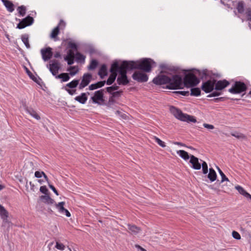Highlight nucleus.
<instances>
[{"instance_id":"nucleus-21","label":"nucleus","mask_w":251,"mask_h":251,"mask_svg":"<svg viewBox=\"0 0 251 251\" xmlns=\"http://www.w3.org/2000/svg\"><path fill=\"white\" fill-rule=\"evenodd\" d=\"M105 83V81H101L98 82L95 84H92L89 86V89L90 90H93L99 88H100L104 86Z\"/></svg>"},{"instance_id":"nucleus-2","label":"nucleus","mask_w":251,"mask_h":251,"mask_svg":"<svg viewBox=\"0 0 251 251\" xmlns=\"http://www.w3.org/2000/svg\"><path fill=\"white\" fill-rule=\"evenodd\" d=\"M127 62L128 66L132 70L139 69L145 72H151L153 64L155 63L154 61L150 58H145L137 61H127Z\"/></svg>"},{"instance_id":"nucleus-39","label":"nucleus","mask_w":251,"mask_h":251,"mask_svg":"<svg viewBox=\"0 0 251 251\" xmlns=\"http://www.w3.org/2000/svg\"><path fill=\"white\" fill-rule=\"evenodd\" d=\"M201 95V90L199 88H194L191 89V95L198 96Z\"/></svg>"},{"instance_id":"nucleus-7","label":"nucleus","mask_w":251,"mask_h":251,"mask_svg":"<svg viewBox=\"0 0 251 251\" xmlns=\"http://www.w3.org/2000/svg\"><path fill=\"white\" fill-rule=\"evenodd\" d=\"M47 67L52 75L56 76L60 69V65L57 60H51L50 61V64L47 65Z\"/></svg>"},{"instance_id":"nucleus-54","label":"nucleus","mask_w":251,"mask_h":251,"mask_svg":"<svg viewBox=\"0 0 251 251\" xmlns=\"http://www.w3.org/2000/svg\"><path fill=\"white\" fill-rule=\"evenodd\" d=\"M44 173V172H43L36 171L35 173V176L37 178H40L42 177Z\"/></svg>"},{"instance_id":"nucleus-49","label":"nucleus","mask_w":251,"mask_h":251,"mask_svg":"<svg viewBox=\"0 0 251 251\" xmlns=\"http://www.w3.org/2000/svg\"><path fill=\"white\" fill-rule=\"evenodd\" d=\"M232 235L234 239H236L237 240H239L241 239L240 235L239 234V233L238 232H237L236 231H232Z\"/></svg>"},{"instance_id":"nucleus-13","label":"nucleus","mask_w":251,"mask_h":251,"mask_svg":"<svg viewBox=\"0 0 251 251\" xmlns=\"http://www.w3.org/2000/svg\"><path fill=\"white\" fill-rule=\"evenodd\" d=\"M41 53L43 60L44 61H48L52 56V49L50 47L42 49Z\"/></svg>"},{"instance_id":"nucleus-52","label":"nucleus","mask_w":251,"mask_h":251,"mask_svg":"<svg viewBox=\"0 0 251 251\" xmlns=\"http://www.w3.org/2000/svg\"><path fill=\"white\" fill-rule=\"evenodd\" d=\"M221 94V92H218V91H216L215 92H213L211 94H209L208 96V97H216L220 96Z\"/></svg>"},{"instance_id":"nucleus-36","label":"nucleus","mask_w":251,"mask_h":251,"mask_svg":"<svg viewBox=\"0 0 251 251\" xmlns=\"http://www.w3.org/2000/svg\"><path fill=\"white\" fill-rule=\"evenodd\" d=\"M64 204L65 202L63 201L59 202L58 204H56V207L58 209L59 212L61 213H64V211L66 209L64 207Z\"/></svg>"},{"instance_id":"nucleus-14","label":"nucleus","mask_w":251,"mask_h":251,"mask_svg":"<svg viewBox=\"0 0 251 251\" xmlns=\"http://www.w3.org/2000/svg\"><path fill=\"white\" fill-rule=\"evenodd\" d=\"M229 85V82L226 80H219L216 81L215 80V89L216 91H221L225 89Z\"/></svg>"},{"instance_id":"nucleus-8","label":"nucleus","mask_w":251,"mask_h":251,"mask_svg":"<svg viewBox=\"0 0 251 251\" xmlns=\"http://www.w3.org/2000/svg\"><path fill=\"white\" fill-rule=\"evenodd\" d=\"M215 80H209L203 82L201 86V89L206 93L211 92L214 89Z\"/></svg>"},{"instance_id":"nucleus-59","label":"nucleus","mask_w":251,"mask_h":251,"mask_svg":"<svg viewBox=\"0 0 251 251\" xmlns=\"http://www.w3.org/2000/svg\"><path fill=\"white\" fill-rule=\"evenodd\" d=\"M246 14L248 18L251 16V8H249L247 9Z\"/></svg>"},{"instance_id":"nucleus-25","label":"nucleus","mask_w":251,"mask_h":251,"mask_svg":"<svg viewBox=\"0 0 251 251\" xmlns=\"http://www.w3.org/2000/svg\"><path fill=\"white\" fill-rule=\"evenodd\" d=\"M99 75L101 78H103L104 76L107 75V67L105 64H103L98 73Z\"/></svg>"},{"instance_id":"nucleus-20","label":"nucleus","mask_w":251,"mask_h":251,"mask_svg":"<svg viewBox=\"0 0 251 251\" xmlns=\"http://www.w3.org/2000/svg\"><path fill=\"white\" fill-rule=\"evenodd\" d=\"M217 177V176L215 170L213 168H210L207 175L208 178L211 182H213L216 180Z\"/></svg>"},{"instance_id":"nucleus-17","label":"nucleus","mask_w":251,"mask_h":251,"mask_svg":"<svg viewBox=\"0 0 251 251\" xmlns=\"http://www.w3.org/2000/svg\"><path fill=\"white\" fill-rule=\"evenodd\" d=\"M127 227V232L132 235H137L141 231L140 227L134 225L128 224Z\"/></svg>"},{"instance_id":"nucleus-62","label":"nucleus","mask_w":251,"mask_h":251,"mask_svg":"<svg viewBox=\"0 0 251 251\" xmlns=\"http://www.w3.org/2000/svg\"><path fill=\"white\" fill-rule=\"evenodd\" d=\"M244 197L246 198L247 199L250 200V201H251V195L249 193L247 192L246 194H245Z\"/></svg>"},{"instance_id":"nucleus-11","label":"nucleus","mask_w":251,"mask_h":251,"mask_svg":"<svg viewBox=\"0 0 251 251\" xmlns=\"http://www.w3.org/2000/svg\"><path fill=\"white\" fill-rule=\"evenodd\" d=\"M92 78V75L91 74L89 73L84 74L82 76L81 81L79 85V89L81 90L87 86L90 82Z\"/></svg>"},{"instance_id":"nucleus-51","label":"nucleus","mask_w":251,"mask_h":251,"mask_svg":"<svg viewBox=\"0 0 251 251\" xmlns=\"http://www.w3.org/2000/svg\"><path fill=\"white\" fill-rule=\"evenodd\" d=\"M40 191L43 194H47L48 192V190L46 186H42L40 188Z\"/></svg>"},{"instance_id":"nucleus-18","label":"nucleus","mask_w":251,"mask_h":251,"mask_svg":"<svg viewBox=\"0 0 251 251\" xmlns=\"http://www.w3.org/2000/svg\"><path fill=\"white\" fill-rule=\"evenodd\" d=\"M87 94L85 93H81L79 96H76L75 100L81 104H85L87 100Z\"/></svg>"},{"instance_id":"nucleus-53","label":"nucleus","mask_w":251,"mask_h":251,"mask_svg":"<svg viewBox=\"0 0 251 251\" xmlns=\"http://www.w3.org/2000/svg\"><path fill=\"white\" fill-rule=\"evenodd\" d=\"M203 126L205 128H206L207 129H213L214 128V126L213 125L208 124H206V123H204L203 124Z\"/></svg>"},{"instance_id":"nucleus-44","label":"nucleus","mask_w":251,"mask_h":251,"mask_svg":"<svg viewBox=\"0 0 251 251\" xmlns=\"http://www.w3.org/2000/svg\"><path fill=\"white\" fill-rule=\"evenodd\" d=\"M235 189L243 196H244L245 194L247 192L243 187L239 185L235 186Z\"/></svg>"},{"instance_id":"nucleus-12","label":"nucleus","mask_w":251,"mask_h":251,"mask_svg":"<svg viewBox=\"0 0 251 251\" xmlns=\"http://www.w3.org/2000/svg\"><path fill=\"white\" fill-rule=\"evenodd\" d=\"M33 18L29 16L23 19L17 25V28L22 29L25 27L30 25L33 23Z\"/></svg>"},{"instance_id":"nucleus-27","label":"nucleus","mask_w":251,"mask_h":251,"mask_svg":"<svg viewBox=\"0 0 251 251\" xmlns=\"http://www.w3.org/2000/svg\"><path fill=\"white\" fill-rule=\"evenodd\" d=\"M56 78L62 79V81L63 82L67 81L70 79L69 74L67 73H62L59 75H57L55 77Z\"/></svg>"},{"instance_id":"nucleus-15","label":"nucleus","mask_w":251,"mask_h":251,"mask_svg":"<svg viewBox=\"0 0 251 251\" xmlns=\"http://www.w3.org/2000/svg\"><path fill=\"white\" fill-rule=\"evenodd\" d=\"M190 163L192 164V168L196 170H200L201 164L199 161V159L193 155H190Z\"/></svg>"},{"instance_id":"nucleus-38","label":"nucleus","mask_w":251,"mask_h":251,"mask_svg":"<svg viewBox=\"0 0 251 251\" xmlns=\"http://www.w3.org/2000/svg\"><path fill=\"white\" fill-rule=\"evenodd\" d=\"M201 161L202 162L201 164V167H202V173L203 174L205 175L208 173V166L205 161L202 160H201Z\"/></svg>"},{"instance_id":"nucleus-1","label":"nucleus","mask_w":251,"mask_h":251,"mask_svg":"<svg viewBox=\"0 0 251 251\" xmlns=\"http://www.w3.org/2000/svg\"><path fill=\"white\" fill-rule=\"evenodd\" d=\"M152 82L156 85L167 84L166 88L169 89H180L183 85L182 77L178 75L172 77L159 75L153 79Z\"/></svg>"},{"instance_id":"nucleus-40","label":"nucleus","mask_w":251,"mask_h":251,"mask_svg":"<svg viewBox=\"0 0 251 251\" xmlns=\"http://www.w3.org/2000/svg\"><path fill=\"white\" fill-rule=\"evenodd\" d=\"M19 13L22 16H24L26 13V8L25 6L22 5L19 6L17 8Z\"/></svg>"},{"instance_id":"nucleus-45","label":"nucleus","mask_w":251,"mask_h":251,"mask_svg":"<svg viewBox=\"0 0 251 251\" xmlns=\"http://www.w3.org/2000/svg\"><path fill=\"white\" fill-rule=\"evenodd\" d=\"M231 135L237 138V139H244L246 138V136L243 133H231Z\"/></svg>"},{"instance_id":"nucleus-16","label":"nucleus","mask_w":251,"mask_h":251,"mask_svg":"<svg viewBox=\"0 0 251 251\" xmlns=\"http://www.w3.org/2000/svg\"><path fill=\"white\" fill-rule=\"evenodd\" d=\"M75 54L73 50H69L67 52V55L64 57V60L67 61L68 65H72L74 63Z\"/></svg>"},{"instance_id":"nucleus-35","label":"nucleus","mask_w":251,"mask_h":251,"mask_svg":"<svg viewBox=\"0 0 251 251\" xmlns=\"http://www.w3.org/2000/svg\"><path fill=\"white\" fill-rule=\"evenodd\" d=\"M75 59L77 62H84L85 56L79 52H77L75 54Z\"/></svg>"},{"instance_id":"nucleus-3","label":"nucleus","mask_w":251,"mask_h":251,"mask_svg":"<svg viewBox=\"0 0 251 251\" xmlns=\"http://www.w3.org/2000/svg\"><path fill=\"white\" fill-rule=\"evenodd\" d=\"M127 70H132V69L128 66L127 61H124L120 65V75L117 79V82L119 85H126L129 83V81L126 75Z\"/></svg>"},{"instance_id":"nucleus-46","label":"nucleus","mask_w":251,"mask_h":251,"mask_svg":"<svg viewBox=\"0 0 251 251\" xmlns=\"http://www.w3.org/2000/svg\"><path fill=\"white\" fill-rule=\"evenodd\" d=\"M123 93L122 91H116L115 92H112L111 94V96L115 99V98H119L121 97L122 93Z\"/></svg>"},{"instance_id":"nucleus-23","label":"nucleus","mask_w":251,"mask_h":251,"mask_svg":"<svg viewBox=\"0 0 251 251\" xmlns=\"http://www.w3.org/2000/svg\"><path fill=\"white\" fill-rule=\"evenodd\" d=\"M2 2L9 12H12L14 11V4L11 1L8 0H2Z\"/></svg>"},{"instance_id":"nucleus-34","label":"nucleus","mask_w":251,"mask_h":251,"mask_svg":"<svg viewBox=\"0 0 251 251\" xmlns=\"http://www.w3.org/2000/svg\"><path fill=\"white\" fill-rule=\"evenodd\" d=\"M40 199L44 200L46 202L48 203H53L54 202L53 200H52L49 196L44 195L40 196Z\"/></svg>"},{"instance_id":"nucleus-9","label":"nucleus","mask_w":251,"mask_h":251,"mask_svg":"<svg viewBox=\"0 0 251 251\" xmlns=\"http://www.w3.org/2000/svg\"><path fill=\"white\" fill-rule=\"evenodd\" d=\"M132 76L134 80L140 82H146L148 80V76L146 74L139 71H135Z\"/></svg>"},{"instance_id":"nucleus-6","label":"nucleus","mask_w":251,"mask_h":251,"mask_svg":"<svg viewBox=\"0 0 251 251\" xmlns=\"http://www.w3.org/2000/svg\"><path fill=\"white\" fill-rule=\"evenodd\" d=\"M247 89L246 85L243 82L236 81L232 87L228 90L232 94H239L245 91Z\"/></svg>"},{"instance_id":"nucleus-64","label":"nucleus","mask_w":251,"mask_h":251,"mask_svg":"<svg viewBox=\"0 0 251 251\" xmlns=\"http://www.w3.org/2000/svg\"><path fill=\"white\" fill-rule=\"evenodd\" d=\"M60 56H61L60 53V52H56L54 54V57L55 58H58V57H60Z\"/></svg>"},{"instance_id":"nucleus-5","label":"nucleus","mask_w":251,"mask_h":251,"mask_svg":"<svg viewBox=\"0 0 251 251\" xmlns=\"http://www.w3.org/2000/svg\"><path fill=\"white\" fill-rule=\"evenodd\" d=\"M184 84L187 87L196 86L199 82V79L193 74L186 75L184 78Z\"/></svg>"},{"instance_id":"nucleus-33","label":"nucleus","mask_w":251,"mask_h":251,"mask_svg":"<svg viewBox=\"0 0 251 251\" xmlns=\"http://www.w3.org/2000/svg\"><path fill=\"white\" fill-rule=\"evenodd\" d=\"M79 80L78 79H75L69 82L66 85V87L70 88H75L78 84Z\"/></svg>"},{"instance_id":"nucleus-10","label":"nucleus","mask_w":251,"mask_h":251,"mask_svg":"<svg viewBox=\"0 0 251 251\" xmlns=\"http://www.w3.org/2000/svg\"><path fill=\"white\" fill-rule=\"evenodd\" d=\"M103 91V90L101 89L95 92L94 96L91 98L93 103L100 105V102L104 101Z\"/></svg>"},{"instance_id":"nucleus-29","label":"nucleus","mask_w":251,"mask_h":251,"mask_svg":"<svg viewBox=\"0 0 251 251\" xmlns=\"http://www.w3.org/2000/svg\"><path fill=\"white\" fill-rule=\"evenodd\" d=\"M98 65V62L95 59H93L91 60L89 65L88 66V69L89 70H93L96 68Z\"/></svg>"},{"instance_id":"nucleus-42","label":"nucleus","mask_w":251,"mask_h":251,"mask_svg":"<svg viewBox=\"0 0 251 251\" xmlns=\"http://www.w3.org/2000/svg\"><path fill=\"white\" fill-rule=\"evenodd\" d=\"M119 87L116 85H114L112 86L107 87L106 89L107 92L109 93H112V91L115 90H117L119 89Z\"/></svg>"},{"instance_id":"nucleus-61","label":"nucleus","mask_w":251,"mask_h":251,"mask_svg":"<svg viewBox=\"0 0 251 251\" xmlns=\"http://www.w3.org/2000/svg\"><path fill=\"white\" fill-rule=\"evenodd\" d=\"M64 214H65V215L68 217H70L71 216V214L69 212V211L67 210V209H65V211H64Z\"/></svg>"},{"instance_id":"nucleus-28","label":"nucleus","mask_w":251,"mask_h":251,"mask_svg":"<svg viewBox=\"0 0 251 251\" xmlns=\"http://www.w3.org/2000/svg\"><path fill=\"white\" fill-rule=\"evenodd\" d=\"M26 111L33 117H34L36 120H40V117L39 115H38V114L36 113V112L34 110L32 109H26Z\"/></svg>"},{"instance_id":"nucleus-41","label":"nucleus","mask_w":251,"mask_h":251,"mask_svg":"<svg viewBox=\"0 0 251 251\" xmlns=\"http://www.w3.org/2000/svg\"><path fill=\"white\" fill-rule=\"evenodd\" d=\"M115 103H116L115 99L112 96H110L109 98L107 103H106V105L109 107H111Z\"/></svg>"},{"instance_id":"nucleus-47","label":"nucleus","mask_w":251,"mask_h":251,"mask_svg":"<svg viewBox=\"0 0 251 251\" xmlns=\"http://www.w3.org/2000/svg\"><path fill=\"white\" fill-rule=\"evenodd\" d=\"M55 248L58 250L63 251L65 249V246L62 243L56 242Z\"/></svg>"},{"instance_id":"nucleus-24","label":"nucleus","mask_w":251,"mask_h":251,"mask_svg":"<svg viewBox=\"0 0 251 251\" xmlns=\"http://www.w3.org/2000/svg\"><path fill=\"white\" fill-rule=\"evenodd\" d=\"M177 153L184 160H187L190 159V155L188 153L184 150H179L176 151Z\"/></svg>"},{"instance_id":"nucleus-32","label":"nucleus","mask_w":251,"mask_h":251,"mask_svg":"<svg viewBox=\"0 0 251 251\" xmlns=\"http://www.w3.org/2000/svg\"><path fill=\"white\" fill-rule=\"evenodd\" d=\"M22 40L27 49L30 48V45L28 41V35L25 34L22 36Z\"/></svg>"},{"instance_id":"nucleus-58","label":"nucleus","mask_w":251,"mask_h":251,"mask_svg":"<svg viewBox=\"0 0 251 251\" xmlns=\"http://www.w3.org/2000/svg\"><path fill=\"white\" fill-rule=\"evenodd\" d=\"M173 144H175V145H178V146H182V147H186L185 144H183V143H182L181 142H173Z\"/></svg>"},{"instance_id":"nucleus-63","label":"nucleus","mask_w":251,"mask_h":251,"mask_svg":"<svg viewBox=\"0 0 251 251\" xmlns=\"http://www.w3.org/2000/svg\"><path fill=\"white\" fill-rule=\"evenodd\" d=\"M116 114H118L119 115H120L123 118H124V116L125 115V114H122V113L120 111H119V110H117V111H116Z\"/></svg>"},{"instance_id":"nucleus-31","label":"nucleus","mask_w":251,"mask_h":251,"mask_svg":"<svg viewBox=\"0 0 251 251\" xmlns=\"http://www.w3.org/2000/svg\"><path fill=\"white\" fill-rule=\"evenodd\" d=\"M237 10L239 13H243L244 11V2L243 1H240L238 2Z\"/></svg>"},{"instance_id":"nucleus-50","label":"nucleus","mask_w":251,"mask_h":251,"mask_svg":"<svg viewBox=\"0 0 251 251\" xmlns=\"http://www.w3.org/2000/svg\"><path fill=\"white\" fill-rule=\"evenodd\" d=\"M221 176L222 177V179H221V183H223L224 182V181H226V182H230L229 181V180L228 179V178L226 176V175L224 174V173H223L222 174H221Z\"/></svg>"},{"instance_id":"nucleus-37","label":"nucleus","mask_w":251,"mask_h":251,"mask_svg":"<svg viewBox=\"0 0 251 251\" xmlns=\"http://www.w3.org/2000/svg\"><path fill=\"white\" fill-rule=\"evenodd\" d=\"M59 33V26H57L56 27H55L52 31L51 34H50V37L53 39H55L57 37V35H58Z\"/></svg>"},{"instance_id":"nucleus-43","label":"nucleus","mask_w":251,"mask_h":251,"mask_svg":"<svg viewBox=\"0 0 251 251\" xmlns=\"http://www.w3.org/2000/svg\"><path fill=\"white\" fill-rule=\"evenodd\" d=\"M153 138L155 140V141L157 143V144L162 148H164L166 147L165 143L161 140L159 138L156 136H153Z\"/></svg>"},{"instance_id":"nucleus-30","label":"nucleus","mask_w":251,"mask_h":251,"mask_svg":"<svg viewBox=\"0 0 251 251\" xmlns=\"http://www.w3.org/2000/svg\"><path fill=\"white\" fill-rule=\"evenodd\" d=\"M117 74H111L106 81V84L108 85H111L115 80Z\"/></svg>"},{"instance_id":"nucleus-26","label":"nucleus","mask_w":251,"mask_h":251,"mask_svg":"<svg viewBox=\"0 0 251 251\" xmlns=\"http://www.w3.org/2000/svg\"><path fill=\"white\" fill-rule=\"evenodd\" d=\"M68 71L70 72V75L71 76H74L76 75L79 71L78 68L77 66H71L67 69Z\"/></svg>"},{"instance_id":"nucleus-22","label":"nucleus","mask_w":251,"mask_h":251,"mask_svg":"<svg viewBox=\"0 0 251 251\" xmlns=\"http://www.w3.org/2000/svg\"><path fill=\"white\" fill-rule=\"evenodd\" d=\"M120 66L119 65L118 63L117 62H115L112 64L110 71L111 73V74H117L118 72L120 73Z\"/></svg>"},{"instance_id":"nucleus-19","label":"nucleus","mask_w":251,"mask_h":251,"mask_svg":"<svg viewBox=\"0 0 251 251\" xmlns=\"http://www.w3.org/2000/svg\"><path fill=\"white\" fill-rule=\"evenodd\" d=\"M0 215L3 221H7L8 212L1 204H0Z\"/></svg>"},{"instance_id":"nucleus-48","label":"nucleus","mask_w":251,"mask_h":251,"mask_svg":"<svg viewBox=\"0 0 251 251\" xmlns=\"http://www.w3.org/2000/svg\"><path fill=\"white\" fill-rule=\"evenodd\" d=\"M173 93L178 95L180 94L183 96H188L189 95V91H175Z\"/></svg>"},{"instance_id":"nucleus-57","label":"nucleus","mask_w":251,"mask_h":251,"mask_svg":"<svg viewBox=\"0 0 251 251\" xmlns=\"http://www.w3.org/2000/svg\"><path fill=\"white\" fill-rule=\"evenodd\" d=\"M49 187L53 191V192L56 195H58V193L55 188L51 184H49Z\"/></svg>"},{"instance_id":"nucleus-4","label":"nucleus","mask_w":251,"mask_h":251,"mask_svg":"<svg viewBox=\"0 0 251 251\" xmlns=\"http://www.w3.org/2000/svg\"><path fill=\"white\" fill-rule=\"evenodd\" d=\"M170 110L171 113L176 119L180 121L187 122L188 123H196L197 122L196 119L194 116L184 114L180 109L176 108L174 106H171Z\"/></svg>"},{"instance_id":"nucleus-60","label":"nucleus","mask_w":251,"mask_h":251,"mask_svg":"<svg viewBox=\"0 0 251 251\" xmlns=\"http://www.w3.org/2000/svg\"><path fill=\"white\" fill-rule=\"evenodd\" d=\"M135 247L138 249H139L140 250H141V251H147L145 249H144L143 248H142V247H141L140 245H137V244H136L135 245Z\"/></svg>"},{"instance_id":"nucleus-55","label":"nucleus","mask_w":251,"mask_h":251,"mask_svg":"<svg viewBox=\"0 0 251 251\" xmlns=\"http://www.w3.org/2000/svg\"><path fill=\"white\" fill-rule=\"evenodd\" d=\"M69 46L70 48L72 49L71 50L74 49L75 50H77V46L76 45V44L75 43H70L69 44Z\"/></svg>"},{"instance_id":"nucleus-56","label":"nucleus","mask_w":251,"mask_h":251,"mask_svg":"<svg viewBox=\"0 0 251 251\" xmlns=\"http://www.w3.org/2000/svg\"><path fill=\"white\" fill-rule=\"evenodd\" d=\"M67 92L71 95H73L76 93V90L75 89H66Z\"/></svg>"}]
</instances>
